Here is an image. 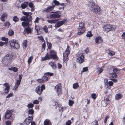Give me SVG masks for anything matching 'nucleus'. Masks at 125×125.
I'll use <instances>...</instances> for the list:
<instances>
[{
	"label": "nucleus",
	"instance_id": "1",
	"mask_svg": "<svg viewBox=\"0 0 125 125\" xmlns=\"http://www.w3.org/2000/svg\"><path fill=\"white\" fill-rule=\"evenodd\" d=\"M22 13L24 16H23L21 19V21H23L22 23V25L24 28L28 27L29 22L31 21L32 13L31 12H27L23 11Z\"/></svg>",
	"mask_w": 125,
	"mask_h": 125
},
{
	"label": "nucleus",
	"instance_id": "2",
	"mask_svg": "<svg viewBox=\"0 0 125 125\" xmlns=\"http://www.w3.org/2000/svg\"><path fill=\"white\" fill-rule=\"evenodd\" d=\"M89 7L90 10L96 14H100L102 12L101 10L100 7L95 3L90 2L89 4Z\"/></svg>",
	"mask_w": 125,
	"mask_h": 125
},
{
	"label": "nucleus",
	"instance_id": "3",
	"mask_svg": "<svg viewBox=\"0 0 125 125\" xmlns=\"http://www.w3.org/2000/svg\"><path fill=\"white\" fill-rule=\"evenodd\" d=\"M13 58L12 55L8 54L3 58L2 62L4 65H7L11 61Z\"/></svg>",
	"mask_w": 125,
	"mask_h": 125
},
{
	"label": "nucleus",
	"instance_id": "4",
	"mask_svg": "<svg viewBox=\"0 0 125 125\" xmlns=\"http://www.w3.org/2000/svg\"><path fill=\"white\" fill-rule=\"evenodd\" d=\"M103 28V31L107 33L110 31H114L116 27L114 25L107 24L104 25Z\"/></svg>",
	"mask_w": 125,
	"mask_h": 125
},
{
	"label": "nucleus",
	"instance_id": "5",
	"mask_svg": "<svg viewBox=\"0 0 125 125\" xmlns=\"http://www.w3.org/2000/svg\"><path fill=\"white\" fill-rule=\"evenodd\" d=\"M61 12L60 11L52 12H51L50 17L51 18H56L60 17L61 15L58 14H60Z\"/></svg>",
	"mask_w": 125,
	"mask_h": 125
},
{
	"label": "nucleus",
	"instance_id": "6",
	"mask_svg": "<svg viewBox=\"0 0 125 125\" xmlns=\"http://www.w3.org/2000/svg\"><path fill=\"white\" fill-rule=\"evenodd\" d=\"M9 43L12 48L16 49H18L19 48V44L17 43L14 41V40L9 41Z\"/></svg>",
	"mask_w": 125,
	"mask_h": 125
},
{
	"label": "nucleus",
	"instance_id": "7",
	"mask_svg": "<svg viewBox=\"0 0 125 125\" xmlns=\"http://www.w3.org/2000/svg\"><path fill=\"white\" fill-rule=\"evenodd\" d=\"M50 56L51 58L53 59H56L58 58L56 52L54 50H51L50 51Z\"/></svg>",
	"mask_w": 125,
	"mask_h": 125
},
{
	"label": "nucleus",
	"instance_id": "8",
	"mask_svg": "<svg viewBox=\"0 0 125 125\" xmlns=\"http://www.w3.org/2000/svg\"><path fill=\"white\" fill-rule=\"evenodd\" d=\"M84 56L83 55H79L78 58L77 59V62L80 64L83 63L84 61Z\"/></svg>",
	"mask_w": 125,
	"mask_h": 125
},
{
	"label": "nucleus",
	"instance_id": "9",
	"mask_svg": "<svg viewBox=\"0 0 125 125\" xmlns=\"http://www.w3.org/2000/svg\"><path fill=\"white\" fill-rule=\"evenodd\" d=\"M61 88L62 87L60 83L58 84L55 87V89L58 94H61L62 93V91Z\"/></svg>",
	"mask_w": 125,
	"mask_h": 125
},
{
	"label": "nucleus",
	"instance_id": "10",
	"mask_svg": "<svg viewBox=\"0 0 125 125\" xmlns=\"http://www.w3.org/2000/svg\"><path fill=\"white\" fill-rule=\"evenodd\" d=\"M55 7V5H54L48 6L44 9V11L46 13L50 12L53 10Z\"/></svg>",
	"mask_w": 125,
	"mask_h": 125
},
{
	"label": "nucleus",
	"instance_id": "11",
	"mask_svg": "<svg viewBox=\"0 0 125 125\" xmlns=\"http://www.w3.org/2000/svg\"><path fill=\"white\" fill-rule=\"evenodd\" d=\"M12 114V111L11 110L7 111L5 115L6 118L9 119L11 116Z\"/></svg>",
	"mask_w": 125,
	"mask_h": 125
},
{
	"label": "nucleus",
	"instance_id": "12",
	"mask_svg": "<svg viewBox=\"0 0 125 125\" xmlns=\"http://www.w3.org/2000/svg\"><path fill=\"white\" fill-rule=\"evenodd\" d=\"M85 28L83 27L80 28L78 27V35H80L83 34L85 31Z\"/></svg>",
	"mask_w": 125,
	"mask_h": 125
},
{
	"label": "nucleus",
	"instance_id": "13",
	"mask_svg": "<svg viewBox=\"0 0 125 125\" xmlns=\"http://www.w3.org/2000/svg\"><path fill=\"white\" fill-rule=\"evenodd\" d=\"M32 119L33 117L32 116H29L26 118L24 121V122L26 124L28 125L32 122Z\"/></svg>",
	"mask_w": 125,
	"mask_h": 125
},
{
	"label": "nucleus",
	"instance_id": "14",
	"mask_svg": "<svg viewBox=\"0 0 125 125\" xmlns=\"http://www.w3.org/2000/svg\"><path fill=\"white\" fill-rule=\"evenodd\" d=\"M3 85L5 87V92L7 93L9 92L10 89V85L8 83H5L3 84Z\"/></svg>",
	"mask_w": 125,
	"mask_h": 125
},
{
	"label": "nucleus",
	"instance_id": "15",
	"mask_svg": "<svg viewBox=\"0 0 125 125\" xmlns=\"http://www.w3.org/2000/svg\"><path fill=\"white\" fill-rule=\"evenodd\" d=\"M51 57L50 55H49L48 53H47L46 54L45 56L43 57H41V60L43 61L47 60H49L50 59Z\"/></svg>",
	"mask_w": 125,
	"mask_h": 125
},
{
	"label": "nucleus",
	"instance_id": "16",
	"mask_svg": "<svg viewBox=\"0 0 125 125\" xmlns=\"http://www.w3.org/2000/svg\"><path fill=\"white\" fill-rule=\"evenodd\" d=\"M96 43L97 44L100 43L102 42L103 40L101 37L98 36L96 37L95 39Z\"/></svg>",
	"mask_w": 125,
	"mask_h": 125
},
{
	"label": "nucleus",
	"instance_id": "17",
	"mask_svg": "<svg viewBox=\"0 0 125 125\" xmlns=\"http://www.w3.org/2000/svg\"><path fill=\"white\" fill-rule=\"evenodd\" d=\"M41 87L40 86H37L35 89V92L39 95H41L42 94V91H40Z\"/></svg>",
	"mask_w": 125,
	"mask_h": 125
},
{
	"label": "nucleus",
	"instance_id": "18",
	"mask_svg": "<svg viewBox=\"0 0 125 125\" xmlns=\"http://www.w3.org/2000/svg\"><path fill=\"white\" fill-rule=\"evenodd\" d=\"M105 51L108 54V55L109 56L110 55L111 57L115 54V53L114 52L110 51L109 49L106 50Z\"/></svg>",
	"mask_w": 125,
	"mask_h": 125
},
{
	"label": "nucleus",
	"instance_id": "19",
	"mask_svg": "<svg viewBox=\"0 0 125 125\" xmlns=\"http://www.w3.org/2000/svg\"><path fill=\"white\" fill-rule=\"evenodd\" d=\"M65 20H63L62 21H60L57 23L56 24L57 27H59L64 23L66 22Z\"/></svg>",
	"mask_w": 125,
	"mask_h": 125
},
{
	"label": "nucleus",
	"instance_id": "20",
	"mask_svg": "<svg viewBox=\"0 0 125 125\" xmlns=\"http://www.w3.org/2000/svg\"><path fill=\"white\" fill-rule=\"evenodd\" d=\"M24 31H26L27 34H31L32 32V30L31 28L29 27L25 28Z\"/></svg>",
	"mask_w": 125,
	"mask_h": 125
},
{
	"label": "nucleus",
	"instance_id": "21",
	"mask_svg": "<svg viewBox=\"0 0 125 125\" xmlns=\"http://www.w3.org/2000/svg\"><path fill=\"white\" fill-rule=\"evenodd\" d=\"M49 64L52 69H55L56 67L55 64L54 62H49Z\"/></svg>",
	"mask_w": 125,
	"mask_h": 125
},
{
	"label": "nucleus",
	"instance_id": "22",
	"mask_svg": "<svg viewBox=\"0 0 125 125\" xmlns=\"http://www.w3.org/2000/svg\"><path fill=\"white\" fill-rule=\"evenodd\" d=\"M44 125H52L50 121L48 119H46L44 122Z\"/></svg>",
	"mask_w": 125,
	"mask_h": 125
},
{
	"label": "nucleus",
	"instance_id": "23",
	"mask_svg": "<svg viewBox=\"0 0 125 125\" xmlns=\"http://www.w3.org/2000/svg\"><path fill=\"white\" fill-rule=\"evenodd\" d=\"M28 2H24L21 5V7L22 9H24L28 5Z\"/></svg>",
	"mask_w": 125,
	"mask_h": 125
},
{
	"label": "nucleus",
	"instance_id": "24",
	"mask_svg": "<svg viewBox=\"0 0 125 125\" xmlns=\"http://www.w3.org/2000/svg\"><path fill=\"white\" fill-rule=\"evenodd\" d=\"M123 95L119 93L116 94L115 96V98L116 99L118 100L121 98Z\"/></svg>",
	"mask_w": 125,
	"mask_h": 125
},
{
	"label": "nucleus",
	"instance_id": "25",
	"mask_svg": "<svg viewBox=\"0 0 125 125\" xmlns=\"http://www.w3.org/2000/svg\"><path fill=\"white\" fill-rule=\"evenodd\" d=\"M29 6L31 9V11L32 12L34 10V7L33 3L32 2H30L28 4Z\"/></svg>",
	"mask_w": 125,
	"mask_h": 125
},
{
	"label": "nucleus",
	"instance_id": "26",
	"mask_svg": "<svg viewBox=\"0 0 125 125\" xmlns=\"http://www.w3.org/2000/svg\"><path fill=\"white\" fill-rule=\"evenodd\" d=\"M59 19H55V20H47V21L50 23L52 24V23H56L57 21H59Z\"/></svg>",
	"mask_w": 125,
	"mask_h": 125
},
{
	"label": "nucleus",
	"instance_id": "27",
	"mask_svg": "<svg viewBox=\"0 0 125 125\" xmlns=\"http://www.w3.org/2000/svg\"><path fill=\"white\" fill-rule=\"evenodd\" d=\"M7 14L6 13H4L2 14L1 17V19L3 22H4L5 20L4 18L7 17Z\"/></svg>",
	"mask_w": 125,
	"mask_h": 125
},
{
	"label": "nucleus",
	"instance_id": "28",
	"mask_svg": "<svg viewBox=\"0 0 125 125\" xmlns=\"http://www.w3.org/2000/svg\"><path fill=\"white\" fill-rule=\"evenodd\" d=\"M51 4L52 5H54L55 6L61 4L59 3V2L56 0H54L52 2Z\"/></svg>",
	"mask_w": 125,
	"mask_h": 125
},
{
	"label": "nucleus",
	"instance_id": "29",
	"mask_svg": "<svg viewBox=\"0 0 125 125\" xmlns=\"http://www.w3.org/2000/svg\"><path fill=\"white\" fill-rule=\"evenodd\" d=\"M110 75L111 77L114 78H116L117 76L116 74L113 72L110 74Z\"/></svg>",
	"mask_w": 125,
	"mask_h": 125
},
{
	"label": "nucleus",
	"instance_id": "30",
	"mask_svg": "<svg viewBox=\"0 0 125 125\" xmlns=\"http://www.w3.org/2000/svg\"><path fill=\"white\" fill-rule=\"evenodd\" d=\"M9 70H10L13 71L14 72H16L18 70V69L14 67H12L11 68H9Z\"/></svg>",
	"mask_w": 125,
	"mask_h": 125
},
{
	"label": "nucleus",
	"instance_id": "31",
	"mask_svg": "<svg viewBox=\"0 0 125 125\" xmlns=\"http://www.w3.org/2000/svg\"><path fill=\"white\" fill-rule=\"evenodd\" d=\"M104 101V100L102 101V104L104 107H105L107 105L108 103V102H107L106 101Z\"/></svg>",
	"mask_w": 125,
	"mask_h": 125
},
{
	"label": "nucleus",
	"instance_id": "32",
	"mask_svg": "<svg viewBox=\"0 0 125 125\" xmlns=\"http://www.w3.org/2000/svg\"><path fill=\"white\" fill-rule=\"evenodd\" d=\"M103 71V69L102 68H97V72L98 74H100Z\"/></svg>",
	"mask_w": 125,
	"mask_h": 125
},
{
	"label": "nucleus",
	"instance_id": "33",
	"mask_svg": "<svg viewBox=\"0 0 125 125\" xmlns=\"http://www.w3.org/2000/svg\"><path fill=\"white\" fill-rule=\"evenodd\" d=\"M57 106L58 107H59V110L60 111H63V107H61V104H57Z\"/></svg>",
	"mask_w": 125,
	"mask_h": 125
},
{
	"label": "nucleus",
	"instance_id": "34",
	"mask_svg": "<svg viewBox=\"0 0 125 125\" xmlns=\"http://www.w3.org/2000/svg\"><path fill=\"white\" fill-rule=\"evenodd\" d=\"M2 40L3 41H5L4 42L6 45H7V44L8 42V39L7 38L5 37H3L2 38Z\"/></svg>",
	"mask_w": 125,
	"mask_h": 125
},
{
	"label": "nucleus",
	"instance_id": "35",
	"mask_svg": "<svg viewBox=\"0 0 125 125\" xmlns=\"http://www.w3.org/2000/svg\"><path fill=\"white\" fill-rule=\"evenodd\" d=\"M42 79L43 83H44L48 80V78L47 76H43L42 77Z\"/></svg>",
	"mask_w": 125,
	"mask_h": 125
},
{
	"label": "nucleus",
	"instance_id": "36",
	"mask_svg": "<svg viewBox=\"0 0 125 125\" xmlns=\"http://www.w3.org/2000/svg\"><path fill=\"white\" fill-rule=\"evenodd\" d=\"M34 110L33 109H29L28 112L29 114L31 115L33 114L34 113Z\"/></svg>",
	"mask_w": 125,
	"mask_h": 125
},
{
	"label": "nucleus",
	"instance_id": "37",
	"mask_svg": "<svg viewBox=\"0 0 125 125\" xmlns=\"http://www.w3.org/2000/svg\"><path fill=\"white\" fill-rule=\"evenodd\" d=\"M79 86L78 84V83H75L73 85V87L74 89H76Z\"/></svg>",
	"mask_w": 125,
	"mask_h": 125
},
{
	"label": "nucleus",
	"instance_id": "38",
	"mask_svg": "<svg viewBox=\"0 0 125 125\" xmlns=\"http://www.w3.org/2000/svg\"><path fill=\"white\" fill-rule=\"evenodd\" d=\"M33 59V57L32 56L28 58V62L29 64L31 63Z\"/></svg>",
	"mask_w": 125,
	"mask_h": 125
},
{
	"label": "nucleus",
	"instance_id": "39",
	"mask_svg": "<svg viewBox=\"0 0 125 125\" xmlns=\"http://www.w3.org/2000/svg\"><path fill=\"white\" fill-rule=\"evenodd\" d=\"M43 30L46 33H47L48 31V28L46 26H45L43 28Z\"/></svg>",
	"mask_w": 125,
	"mask_h": 125
},
{
	"label": "nucleus",
	"instance_id": "40",
	"mask_svg": "<svg viewBox=\"0 0 125 125\" xmlns=\"http://www.w3.org/2000/svg\"><path fill=\"white\" fill-rule=\"evenodd\" d=\"M113 72L115 73L116 74L119 73L120 71L118 69L115 68L113 69Z\"/></svg>",
	"mask_w": 125,
	"mask_h": 125
},
{
	"label": "nucleus",
	"instance_id": "41",
	"mask_svg": "<svg viewBox=\"0 0 125 125\" xmlns=\"http://www.w3.org/2000/svg\"><path fill=\"white\" fill-rule=\"evenodd\" d=\"M34 106V105L32 103L29 104L27 106L29 108H32Z\"/></svg>",
	"mask_w": 125,
	"mask_h": 125
},
{
	"label": "nucleus",
	"instance_id": "42",
	"mask_svg": "<svg viewBox=\"0 0 125 125\" xmlns=\"http://www.w3.org/2000/svg\"><path fill=\"white\" fill-rule=\"evenodd\" d=\"M47 43L48 49H50L51 48L52 44L51 43H49L48 41L47 42Z\"/></svg>",
	"mask_w": 125,
	"mask_h": 125
},
{
	"label": "nucleus",
	"instance_id": "43",
	"mask_svg": "<svg viewBox=\"0 0 125 125\" xmlns=\"http://www.w3.org/2000/svg\"><path fill=\"white\" fill-rule=\"evenodd\" d=\"M8 33L9 36H11L14 34V32L12 30H10L8 31Z\"/></svg>",
	"mask_w": 125,
	"mask_h": 125
},
{
	"label": "nucleus",
	"instance_id": "44",
	"mask_svg": "<svg viewBox=\"0 0 125 125\" xmlns=\"http://www.w3.org/2000/svg\"><path fill=\"white\" fill-rule=\"evenodd\" d=\"M74 103L73 101L69 100V104L70 106H72Z\"/></svg>",
	"mask_w": 125,
	"mask_h": 125
},
{
	"label": "nucleus",
	"instance_id": "45",
	"mask_svg": "<svg viewBox=\"0 0 125 125\" xmlns=\"http://www.w3.org/2000/svg\"><path fill=\"white\" fill-rule=\"evenodd\" d=\"M45 74L46 75L49 76H53L54 75L53 73L50 72H47L46 73H45Z\"/></svg>",
	"mask_w": 125,
	"mask_h": 125
},
{
	"label": "nucleus",
	"instance_id": "46",
	"mask_svg": "<svg viewBox=\"0 0 125 125\" xmlns=\"http://www.w3.org/2000/svg\"><path fill=\"white\" fill-rule=\"evenodd\" d=\"M70 52L68 51H65L64 52L63 54V56H68L70 54Z\"/></svg>",
	"mask_w": 125,
	"mask_h": 125
},
{
	"label": "nucleus",
	"instance_id": "47",
	"mask_svg": "<svg viewBox=\"0 0 125 125\" xmlns=\"http://www.w3.org/2000/svg\"><path fill=\"white\" fill-rule=\"evenodd\" d=\"M91 96L92 98L94 99H95L96 98V95L95 93L92 94Z\"/></svg>",
	"mask_w": 125,
	"mask_h": 125
},
{
	"label": "nucleus",
	"instance_id": "48",
	"mask_svg": "<svg viewBox=\"0 0 125 125\" xmlns=\"http://www.w3.org/2000/svg\"><path fill=\"white\" fill-rule=\"evenodd\" d=\"M84 23L83 22H81L79 23V27L80 28H83V27H85L84 26Z\"/></svg>",
	"mask_w": 125,
	"mask_h": 125
},
{
	"label": "nucleus",
	"instance_id": "49",
	"mask_svg": "<svg viewBox=\"0 0 125 125\" xmlns=\"http://www.w3.org/2000/svg\"><path fill=\"white\" fill-rule=\"evenodd\" d=\"M13 20L14 21L17 22L19 21V19L17 16H15L14 17Z\"/></svg>",
	"mask_w": 125,
	"mask_h": 125
},
{
	"label": "nucleus",
	"instance_id": "50",
	"mask_svg": "<svg viewBox=\"0 0 125 125\" xmlns=\"http://www.w3.org/2000/svg\"><path fill=\"white\" fill-rule=\"evenodd\" d=\"M23 44L25 48L27 46V40H24L23 42Z\"/></svg>",
	"mask_w": 125,
	"mask_h": 125
},
{
	"label": "nucleus",
	"instance_id": "51",
	"mask_svg": "<svg viewBox=\"0 0 125 125\" xmlns=\"http://www.w3.org/2000/svg\"><path fill=\"white\" fill-rule=\"evenodd\" d=\"M41 87V89L40 91H42H42L45 89V85H42Z\"/></svg>",
	"mask_w": 125,
	"mask_h": 125
},
{
	"label": "nucleus",
	"instance_id": "52",
	"mask_svg": "<svg viewBox=\"0 0 125 125\" xmlns=\"http://www.w3.org/2000/svg\"><path fill=\"white\" fill-rule=\"evenodd\" d=\"M38 38L42 42H45L43 37L42 36H39Z\"/></svg>",
	"mask_w": 125,
	"mask_h": 125
},
{
	"label": "nucleus",
	"instance_id": "53",
	"mask_svg": "<svg viewBox=\"0 0 125 125\" xmlns=\"http://www.w3.org/2000/svg\"><path fill=\"white\" fill-rule=\"evenodd\" d=\"M86 36L88 37H91L92 36L91 33V31H88L87 32Z\"/></svg>",
	"mask_w": 125,
	"mask_h": 125
},
{
	"label": "nucleus",
	"instance_id": "54",
	"mask_svg": "<svg viewBox=\"0 0 125 125\" xmlns=\"http://www.w3.org/2000/svg\"><path fill=\"white\" fill-rule=\"evenodd\" d=\"M46 46V45L45 44V42H44V43L43 44L42 46V50H45V47Z\"/></svg>",
	"mask_w": 125,
	"mask_h": 125
},
{
	"label": "nucleus",
	"instance_id": "55",
	"mask_svg": "<svg viewBox=\"0 0 125 125\" xmlns=\"http://www.w3.org/2000/svg\"><path fill=\"white\" fill-rule=\"evenodd\" d=\"M10 23L9 22H6L5 23L4 25L6 27L8 28L9 27L10 25Z\"/></svg>",
	"mask_w": 125,
	"mask_h": 125
},
{
	"label": "nucleus",
	"instance_id": "56",
	"mask_svg": "<svg viewBox=\"0 0 125 125\" xmlns=\"http://www.w3.org/2000/svg\"><path fill=\"white\" fill-rule=\"evenodd\" d=\"M13 95L12 93H10L7 96H6V98H9L10 97H12Z\"/></svg>",
	"mask_w": 125,
	"mask_h": 125
},
{
	"label": "nucleus",
	"instance_id": "57",
	"mask_svg": "<svg viewBox=\"0 0 125 125\" xmlns=\"http://www.w3.org/2000/svg\"><path fill=\"white\" fill-rule=\"evenodd\" d=\"M71 124V122L70 120H68L66 122V125H70Z\"/></svg>",
	"mask_w": 125,
	"mask_h": 125
},
{
	"label": "nucleus",
	"instance_id": "58",
	"mask_svg": "<svg viewBox=\"0 0 125 125\" xmlns=\"http://www.w3.org/2000/svg\"><path fill=\"white\" fill-rule=\"evenodd\" d=\"M19 86L15 84L14 86L13 90H14L15 91H16L17 89V88Z\"/></svg>",
	"mask_w": 125,
	"mask_h": 125
},
{
	"label": "nucleus",
	"instance_id": "59",
	"mask_svg": "<svg viewBox=\"0 0 125 125\" xmlns=\"http://www.w3.org/2000/svg\"><path fill=\"white\" fill-rule=\"evenodd\" d=\"M64 60L67 61L68 59V56H63Z\"/></svg>",
	"mask_w": 125,
	"mask_h": 125
},
{
	"label": "nucleus",
	"instance_id": "60",
	"mask_svg": "<svg viewBox=\"0 0 125 125\" xmlns=\"http://www.w3.org/2000/svg\"><path fill=\"white\" fill-rule=\"evenodd\" d=\"M104 101H106L107 102H109V98L108 96H107L106 97L104 98Z\"/></svg>",
	"mask_w": 125,
	"mask_h": 125
},
{
	"label": "nucleus",
	"instance_id": "61",
	"mask_svg": "<svg viewBox=\"0 0 125 125\" xmlns=\"http://www.w3.org/2000/svg\"><path fill=\"white\" fill-rule=\"evenodd\" d=\"M104 82L105 84L108 86V80L107 79H105L104 80Z\"/></svg>",
	"mask_w": 125,
	"mask_h": 125
},
{
	"label": "nucleus",
	"instance_id": "62",
	"mask_svg": "<svg viewBox=\"0 0 125 125\" xmlns=\"http://www.w3.org/2000/svg\"><path fill=\"white\" fill-rule=\"evenodd\" d=\"M108 84L109 86H112L113 84V83L112 81H109L108 83Z\"/></svg>",
	"mask_w": 125,
	"mask_h": 125
},
{
	"label": "nucleus",
	"instance_id": "63",
	"mask_svg": "<svg viewBox=\"0 0 125 125\" xmlns=\"http://www.w3.org/2000/svg\"><path fill=\"white\" fill-rule=\"evenodd\" d=\"M88 69V68L87 67H86L83 68L82 69V72H84L87 71Z\"/></svg>",
	"mask_w": 125,
	"mask_h": 125
},
{
	"label": "nucleus",
	"instance_id": "64",
	"mask_svg": "<svg viewBox=\"0 0 125 125\" xmlns=\"http://www.w3.org/2000/svg\"><path fill=\"white\" fill-rule=\"evenodd\" d=\"M20 82L21 81H19L18 80H17L15 84L19 86L20 84Z\"/></svg>",
	"mask_w": 125,
	"mask_h": 125
}]
</instances>
